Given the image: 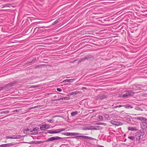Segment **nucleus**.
Wrapping results in <instances>:
<instances>
[{
  "label": "nucleus",
  "instance_id": "f257e3e1",
  "mask_svg": "<svg viewBox=\"0 0 147 147\" xmlns=\"http://www.w3.org/2000/svg\"><path fill=\"white\" fill-rule=\"evenodd\" d=\"M62 139H63V138L57 136L53 137L48 138L46 141H44L42 142V141H38V143H41L42 142L48 141H53L55 140H58Z\"/></svg>",
  "mask_w": 147,
  "mask_h": 147
},
{
  "label": "nucleus",
  "instance_id": "f03ea898",
  "mask_svg": "<svg viewBox=\"0 0 147 147\" xmlns=\"http://www.w3.org/2000/svg\"><path fill=\"white\" fill-rule=\"evenodd\" d=\"M134 92H133L132 91H127L126 92V93L124 94L123 95L122 97L123 98H125L127 96H133L134 94Z\"/></svg>",
  "mask_w": 147,
  "mask_h": 147
},
{
  "label": "nucleus",
  "instance_id": "7ed1b4c3",
  "mask_svg": "<svg viewBox=\"0 0 147 147\" xmlns=\"http://www.w3.org/2000/svg\"><path fill=\"white\" fill-rule=\"evenodd\" d=\"M16 84L17 82H13L6 84L3 87H4V89H5V90H8V89L7 88V87L9 86L11 87L12 86L16 85Z\"/></svg>",
  "mask_w": 147,
  "mask_h": 147
},
{
  "label": "nucleus",
  "instance_id": "20e7f679",
  "mask_svg": "<svg viewBox=\"0 0 147 147\" xmlns=\"http://www.w3.org/2000/svg\"><path fill=\"white\" fill-rule=\"evenodd\" d=\"M107 98L106 95H103L102 94H100L96 96L95 98V99L96 100H100L104 99H105Z\"/></svg>",
  "mask_w": 147,
  "mask_h": 147
},
{
  "label": "nucleus",
  "instance_id": "39448f33",
  "mask_svg": "<svg viewBox=\"0 0 147 147\" xmlns=\"http://www.w3.org/2000/svg\"><path fill=\"white\" fill-rule=\"evenodd\" d=\"M63 134L67 136H74L78 135L79 134L77 133L65 132L63 133Z\"/></svg>",
  "mask_w": 147,
  "mask_h": 147
},
{
  "label": "nucleus",
  "instance_id": "423d86ee",
  "mask_svg": "<svg viewBox=\"0 0 147 147\" xmlns=\"http://www.w3.org/2000/svg\"><path fill=\"white\" fill-rule=\"evenodd\" d=\"M136 119L138 120L141 121L143 123H146L147 119L146 118L142 117H138Z\"/></svg>",
  "mask_w": 147,
  "mask_h": 147
},
{
  "label": "nucleus",
  "instance_id": "0eeeda50",
  "mask_svg": "<svg viewBox=\"0 0 147 147\" xmlns=\"http://www.w3.org/2000/svg\"><path fill=\"white\" fill-rule=\"evenodd\" d=\"M76 137L83 138L84 139H86L90 140H93L94 139L92 138L84 136H79L76 137Z\"/></svg>",
  "mask_w": 147,
  "mask_h": 147
},
{
  "label": "nucleus",
  "instance_id": "6e6552de",
  "mask_svg": "<svg viewBox=\"0 0 147 147\" xmlns=\"http://www.w3.org/2000/svg\"><path fill=\"white\" fill-rule=\"evenodd\" d=\"M75 79H66L64 80L63 81V82H72L73 81L75 80Z\"/></svg>",
  "mask_w": 147,
  "mask_h": 147
},
{
  "label": "nucleus",
  "instance_id": "1a4fd4ad",
  "mask_svg": "<svg viewBox=\"0 0 147 147\" xmlns=\"http://www.w3.org/2000/svg\"><path fill=\"white\" fill-rule=\"evenodd\" d=\"M65 128H61L60 129H58L56 130L55 131V134H58L59 133L62 131H65Z\"/></svg>",
  "mask_w": 147,
  "mask_h": 147
},
{
  "label": "nucleus",
  "instance_id": "9d476101",
  "mask_svg": "<svg viewBox=\"0 0 147 147\" xmlns=\"http://www.w3.org/2000/svg\"><path fill=\"white\" fill-rule=\"evenodd\" d=\"M12 137L13 139H20L21 138V136L20 135H13Z\"/></svg>",
  "mask_w": 147,
  "mask_h": 147
},
{
  "label": "nucleus",
  "instance_id": "9b49d317",
  "mask_svg": "<svg viewBox=\"0 0 147 147\" xmlns=\"http://www.w3.org/2000/svg\"><path fill=\"white\" fill-rule=\"evenodd\" d=\"M141 88L140 86L139 85H134V89L136 90L140 89Z\"/></svg>",
  "mask_w": 147,
  "mask_h": 147
},
{
  "label": "nucleus",
  "instance_id": "f8f14e48",
  "mask_svg": "<svg viewBox=\"0 0 147 147\" xmlns=\"http://www.w3.org/2000/svg\"><path fill=\"white\" fill-rule=\"evenodd\" d=\"M129 130L131 131H134L136 130L137 129L136 127H129L127 128Z\"/></svg>",
  "mask_w": 147,
  "mask_h": 147
},
{
  "label": "nucleus",
  "instance_id": "ddd939ff",
  "mask_svg": "<svg viewBox=\"0 0 147 147\" xmlns=\"http://www.w3.org/2000/svg\"><path fill=\"white\" fill-rule=\"evenodd\" d=\"M102 128L101 127L99 126H96L94 127V130H100V129H102Z\"/></svg>",
  "mask_w": 147,
  "mask_h": 147
},
{
  "label": "nucleus",
  "instance_id": "4468645a",
  "mask_svg": "<svg viewBox=\"0 0 147 147\" xmlns=\"http://www.w3.org/2000/svg\"><path fill=\"white\" fill-rule=\"evenodd\" d=\"M78 111H75L71 112V115L72 116H74L78 114Z\"/></svg>",
  "mask_w": 147,
  "mask_h": 147
},
{
  "label": "nucleus",
  "instance_id": "2eb2a0df",
  "mask_svg": "<svg viewBox=\"0 0 147 147\" xmlns=\"http://www.w3.org/2000/svg\"><path fill=\"white\" fill-rule=\"evenodd\" d=\"M55 131L53 130H49L47 132V133L50 134H55Z\"/></svg>",
  "mask_w": 147,
  "mask_h": 147
},
{
  "label": "nucleus",
  "instance_id": "dca6fc26",
  "mask_svg": "<svg viewBox=\"0 0 147 147\" xmlns=\"http://www.w3.org/2000/svg\"><path fill=\"white\" fill-rule=\"evenodd\" d=\"M40 129H41L42 130H45L46 129L45 125H41L40 127Z\"/></svg>",
  "mask_w": 147,
  "mask_h": 147
},
{
  "label": "nucleus",
  "instance_id": "f3484780",
  "mask_svg": "<svg viewBox=\"0 0 147 147\" xmlns=\"http://www.w3.org/2000/svg\"><path fill=\"white\" fill-rule=\"evenodd\" d=\"M111 123L114 125H119V123L118 122H116V121H112V122H111Z\"/></svg>",
  "mask_w": 147,
  "mask_h": 147
},
{
  "label": "nucleus",
  "instance_id": "a211bd4d",
  "mask_svg": "<svg viewBox=\"0 0 147 147\" xmlns=\"http://www.w3.org/2000/svg\"><path fill=\"white\" fill-rule=\"evenodd\" d=\"M46 65L45 64H42L40 65H38L36 66V68L42 67L45 66Z\"/></svg>",
  "mask_w": 147,
  "mask_h": 147
},
{
  "label": "nucleus",
  "instance_id": "6ab92c4d",
  "mask_svg": "<svg viewBox=\"0 0 147 147\" xmlns=\"http://www.w3.org/2000/svg\"><path fill=\"white\" fill-rule=\"evenodd\" d=\"M8 144L0 145V147H6L8 146Z\"/></svg>",
  "mask_w": 147,
  "mask_h": 147
},
{
  "label": "nucleus",
  "instance_id": "aec40b11",
  "mask_svg": "<svg viewBox=\"0 0 147 147\" xmlns=\"http://www.w3.org/2000/svg\"><path fill=\"white\" fill-rule=\"evenodd\" d=\"M9 111H3L0 113L1 114H2L3 113H9Z\"/></svg>",
  "mask_w": 147,
  "mask_h": 147
},
{
  "label": "nucleus",
  "instance_id": "412c9836",
  "mask_svg": "<svg viewBox=\"0 0 147 147\" xmlns=\"http://www.w3.org/2000/svg\"><path fill=\"white\" fill-rule=\"evenodd\" d=\"M38 127H36L34 128H33L32 130H30V132H32L33 131H36L38 129Z\"/></svg>",
  "mask_w": 147,
  "mask_h": 147
},
{
  "label": "nucleus",
  "instance_id": "4be33fe9",
  "mask_svg": "<svg viewBox=\"0 0 147 147\" xmlns=\"http://www.w3.org/2000/svg\"><path fill=\"white\" fill-rule=\"evenodd\" d=\"M59 20H56L54 22L52 23V25H54L59 22Z\"/></svg>",
  "mask_w": 147,
  "mask_h": 147
},
{
  "label": "nucleus",
  "instance_id": "5701e85b",
  "mask_svg": "<svg viewBox=\"0 0 147 147\" xmlns=\"http://www.w3.org/2000/svg\"><path fill=\"white\" fill-rule=\"evenodd\" d=\"M128 138L131 140H133L135 139V137L134 136H128Z\"/></svg>",
  "mask_w": 147,
  "mask_h": 147
},
{
  "label": "nucleus",
  "instance_id": "b1692460",
  "mask_svg": "<svg viewBox=\"0 0 147 147\" xmlns=\"http://www.w3.org/2000/svg\"><path fill=\"white\" fill-rule=\"evenodd\" d=\"M94 126H90L88 127V130H94Z\"/></svg>",
  "mask_w": 147,
  "mask_h": 147
},
{
  "label": "nucleus",
  "instance_id": "393cba45",
  "mask_svg": "<svg viewBox=\"0 0 147 147\" xmlns=\"http://www.w3.org/2000/svg\"><path fill=\"white\" fill-rule=\"evenodd\" d=\"M77 91L71 92V93L70 94V95H74L76 94H77Z\"/></svg>",
  "mask_w": 147,
  "mask_h": 147
},
{
  "label": "nucleus",
  "instance_id": "a878e982",
  "mask_svg": "<svg viewBox=\"0 0 147 147\" xmlns=\"http://www.w3.org/2000/svg\"><path fill=\"white\" fill-rule=\"evenodd\" d=\"M62 100H69L70 99V98L69 97H63L62 98Z\"/></svg>",
  "mask_w": 147,
  "mask_h": 147
},
{
  "label": "nucleus",
  "instance_id": "bb28decb",
  "mask_svg": "<svg viewBox=\"0 0 147 147\" xmlns=\"http://www.w3.org/2000/svg\"><path fill=\"white\" fill-rule=\"evenodd\" d=\"M123 106H124L123 105H119L115 106L114 107V108H119V107H123Z\"/></svg>",
  "mask_w": 147,
  "mask_h": 147
},
{
  "label": "nucleus",
  "instance_id": "cd10ccee",
  "mask_svg": "<svg viewBox=\"0 0 147 147\" xmlns=\"http://www.w3.org/2000/svg\"><path fill=\"white\" fill-rule=\"evenodd\" d=\"M96 124L98 125H106V124L103 123H96Z\"/></svg>",
  "mask_w": 147,
  "mask_h": 147
},
{
  "label": "nucleus",
  "instance_id": "c85d7f7f",
  "mask_svg": "<svg viewBox=\"0 0 147 147\" xmlns=\"http://www.w3.org/2000/svg\"><path fill=\"white\" fill-rule=\"evenodd\" d=\"M38 36V38H36V39H43L44 38H45L46 37H41L42 36Z\"/></svg>",
  "mask_w": 147,
  "mask_h": 147
},
{
  "label": "nucleus",
  "instance_id": "c756f323",
  "mask_svg": "<svg viewBox=\"0 0 147 147\" xmlns=\"http://www.w3.org/2000/svg\"><path fill=\"white\" fill-rule=\"evenodd\" d=\"M88 57H84V58H83L82 59H81V61H84V60L88 59Z\"/></svg>",
  "mask_w": 147,
  "mask_h": 147
},
{
  "label": "nucleus",
  "instance_id": "7c9ffc66",
  "mask_svg": "<svg viewBox=\"0 0 147 147\" xmlns=\"http://www.w3.org/2000/svg\"><path fill=\"white\" fill-rule=\"evenodd\" d=\"M98 119L100 120H102L103 119V117L102 116H99L98 117Z\"/></svg>",
  "mask_w": 147,
  "mask_h": 147
},
{
  "label": "nucleus",
  "instance_id": "2f4dec72",
  "mask_svg": "<svg viewBox=\"0 0 147 147\" xmlns=\"http://www.w3.org/2000/svg\"><path fill=\"white\" fill-rule=\"evenodd\" d=\"M104 117L105 118H108L109 117V115L107 114L105 115Z\"/></svg>",
  "mask_w": 147,
  "mask_h": 147
},
{
  "label": "nucleus",
  "instance_id": "473e14b6",
  "mask_svg": "<svg viewBox=\"0 0 147 147\" xmlns=\"http://www.w3.org/2000/svg\"><path fill=\"white\" fill-rule=\"evenodd\" d=\"M45 125L46 129H48L50 127L48 125H46V124H45Z\"/></svg>",
  "mask_w": 147,
  "mask_h": 147
},
{
  "label": "nucleus",
  "instance_id": "72a5a7b5",
  "mask_svg": "<svg viewBox=\"0 0 147 147\" xmlns=\"http://www.w3.org/2000/svg\"><path fill=\"white\" fill-rule=\"evenodd\" d=\"M47 121L50 123H53V121L52 119H51Z\"/></svg>",
  "mask_w": 147,
  "mask_h": 147
},
{
  "label": "nucleus",
  "instance_id": "f704fd0d",
  "mask_svg": "<svg viewBox=\"0 0 147 147\" xmlns=\"http://www.w3.org/2000/svg\"><path fill=\"white\" fill-rule=\"evenodd\" d=\"M42 106L41 105H38L35 107H34L33 108H40V107H42Z\"/></svg>",
  "mask_w": 147,
  "mask_h": 147
},
{
  "label": "nucleus",
  "instance_id": "c9c22d12",
  "mask_svg": "<svg viewBox=\"0 0 147 147\" xmlns=\"http://www.w3.org/2000/svg\"><path fill=\"white\" fill-rule=\"evenodd\" d=\"M83 129L84 130H88V127H85L83 128Z\"/></svg>",
  "mask_w": 147,
  "mask_h": 147
},
{
  "label": "nucleus",
  "instance_id": "e433bc0d",
  "mask_svg": "<svg viewBox=\"0 0 147 147\" xmlns=\"http://www.w3.org/2000/svg\"><path fill=\"white\" fill-rule=\"evenodd\" d=\"M57 90L59 92H61L62 91V89L60 88H57Z\"/></svg>",
  "mask_w": 147,
  "mask_h": 147
},
{
  "label": "nucleus",
  "instance_id": "4c0bfd02",
  "mask_svg": "<svg viewBox=\"0 0 147 147\" xmlns=\"http://www.w3.org/2000/svg\"><path fill=\"white\" fill-rule=\"evenodd\" d=\"M140 136H139V135H138V136H137L136 138V139L137 140H140Z\"/></svg>",
  "mask_w": 147,
  "mask_h": 147
},
{
  "label": "nucleus",
  "instance_id": "58836bf2",
  "mask_svg": "<svg viewBox=\"0 0 147 147\" xmlns=\"http://www.w3.org/2000/svg\"><path fill=\"white\" fill-rule=\"evenodd\" d=\"M39 86H32V88H38V87Z\"/></svg>",
  "mask_w": 147,
  "mask_h": 147
},
{
  "label": "nucleus",
  "instance_id": "ea45409f",
  "mask_svg": "<svg viewBox=\"0 0 147 147\" xmlns=\"http://www.w3.org/2000/svg\"><path fill=\"white\" fill-rule=\"evenodd\" d=\"M61 100H62V98H59L57 99L56 100L57 101H59Z\"/></svg>",
  "mask_w": 147,
  "mask_h": 147
},
{
  "label": "nucleus",
  "instance_id": "a19ab883",
  "mask_svg": "<svg viewBox=\"0 0 147 147\" xmlns=\"http://www.w3.org/2000/svg\"><path fill=\"white\" fill-rule=\"evenodd\" d=\"M9 144L8 146L13 145V144L12 143L9 144Z\"/></svg>",
  "mask_w": 147,
  "mask_h": 147
},
{
  "label": "nucleus",
  "instance_id": "79ce46f5",
  "mask_svg": "<svg viewBox=\"0 0 147 147\" xmlns=\"http://www.w3.org/2000/svg\"><path fill=\"white\" fill-rule=\"evenodd\" d=\"M39 28L36 27L35 28L34 30H38L39 29Z\"/></svg>",
  "mask_w": 147,
  "mask_h": 147
},
{
  "label": "nucleus",
  "instance_id": "37998d69",
  "mask_svg": "<svg viewBox=\"0 0 147 147\" xmlns=\"http://www.w3.org/2000/svg\"><path fill=\"white\" fill-rule=\"evenodd\" d=\"M29 130L28 128L25 129L24 130L25 131H26V132L28 131H29Z\"/></svg>",
  "mask_w": 147,
  "mask_h": 147
},
{
  "label": "nucleus",
  "instance_id": "c03bdc74",
  "mask_svg": "<svg viewBox=\"0 0 147 147\" xmlns=\"http://www.w3.org/2000/svg\"><path fill=\"white\" fill-rule=\"evenodd\" d=\"M6 139H10V136H7L6 137Z\"/></svg>",
  "mask_w": 147,
  "mask_h": 147
},
{
  "label": "nucleus",
  "instance_id": "a18cd8bd",
  "mask_svg": "<svg viewBox=\"0 0 147 147\" xmlns=\"http://www.w3.org/2000/svg\"><path fill=\"white\" fill-rule=\"evenodd\" d=\"M4 89V87H2L0 88V91L1 90H2L3 89Z\"/></svg>",
  "mask_w": 147,
  "mask_h": 147
},
{
  "label": "nucleus",
  "instance_id": "49530a36",
  "mask_svg": "<svg viewBox=\"0 0 147 147\" xmlns=\"http://www.w3.org/2000/svg\"><path fill=\"white\" fill-rule=\"evenodd\" d=\"M18 111V110H15L13 111V112H17Z\"/></svg>",
  "mask_w": 147,
  "mask_h": 147
},
{
  "label": "nucleus",
  "instance_id": "de8ad7c7",
  "mask_svg": "<svg viewBox=\"0 0 147 147\" xmlns=\"http://www.w3.org/2000/svg\"><path fill=\"white\" fill-rule=\"evenodd\" d=\"M82 88L83 89H86V87H82Z\"/></svg>",
  "mask_w": 147,
  "mask_h": 147
},
{
  "label": "nucleus",
  "instance_id": "09e8293b",
  "mask_svg": "<svg viewBox=\"0 0 147 147\" xmlns=\"http://www.w3.org/2000/svg\"><path fill=\"white\" fill-rule=\"evenodd\" d=\"M98 147H104L103 146H102L99 145V146H98Z\"/></svg>",
  "mask_w": 147,
  "mask_h": 147
},
{
  "label": "nucleus",
  "instance_id": "8fccbe9b",
  "mask_svg": "<svg viewBox=\"0 0 147 147\" xmlns=\"http://www.w3.org/2000/svg\"><path fill=\"white\" fill-rule=\"evenodd\" d=\"M10 139H13V137L12 136H10Z\"/></svg>",
  "mask_w": 147,
  "mask_h": 147
},
{
  "label": "nucleus",
  "instance_id": "3c124183",
  "mask_svg": "<svg viewBox=\"0 0 147 147\" xmlns=\"http://www.w3.org/2000/svg\"><path fill=\"white\" fill-rule=\"evenodd\" d=\"M126 139H125L124 142H125L126 141Z\"/></svg>",
  "mask_w": 147,
  "mask_h": 147
},
{
  "label": "nucleus",
  "instance_id": "603ef678",
  "mask_svg": "<svg viewBox=\"0 0 147 147\" xmlns=\"http://www.w3.org/2000/svg\"><path fill=\"white\" fill-rule=\"evenodd\" d=\"M125 135H126V134H124V136H125Z\"/></svg>",
  "mask_w": 147,
  "mask_h": 147
},
{
  "label": "nucleus",
  "instance_id": "864d4df0",
  "mask_svg": "<svg viewBox=\"0 0 147 147\" xmlns=\"http://www.w3.org/2000/svg\"><path fill=\"white\" fill-rule=\"evenodd\" d=\"M65 144H62V145H64Z\"/></svg>",
  "mask_w": 147,
  "mask_h": 147
}]
</instances>
